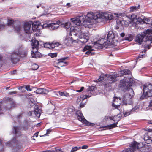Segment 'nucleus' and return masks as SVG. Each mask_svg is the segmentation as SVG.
<instances>
[{
  "mask_svg": "<svg viewBox=\"0 0 152 152\" xmlns=\"http://www.w3.org/2000/svg\"><path fill=\"white\" fill-rule=\"evenodd\" d=\"M98 17L92 12L88 13L87 15H82L76 18L71 19V21L77 26H72L70 28V35L71 37L68 39V41L71 43L78 40L81 42L85 43L89 39L88 34L83 33L82 26H80L81 22H83V26L85 27L91 28L92 25L97 21Z\"/></svg>",
  "mask_w": 152,
  "mask_h": 152,
  "instance_id": "1",
  "label": "nucleus"
},
{
  "mask_svg": "<svg viewBox=\"0 0 152 152\" xmlns=\"http://www.w3.org/2000/svg\"><path fill=\"white\" fill-rule=\"evenodd\" d=\"M114 103L112 104V106L113 107H115V109H117L121 112L122 111V107L123 104L121 105V101L120 98L115 97L114 99Z\"/></svg>",
  "mask_w": 152,
  "mask_h": 152,
  "instance_id": "8",
  "label": "nucleus"
},
{
  "mask_svg": "<svg viewBox=\"0 0 152 152\" xmlns=\"http://www.w3.org/2000/svg\"><path fill=\"white\" fill-rule=\"evenodd\" d=\"M6 26V24L4 23H1L0 24V30L4 28Z\"/></svg>",
  "mask_w": 152,
  "mask_h": 152,
  "instance_id": "44",
  "label": "nucleus"
},
{
  "mask_svg": "<svg viewBox=\"0 0 152 152\" xmlns=\"http://www.w3.org/2000/svg\"><path fill=\"white\" fill-rule=\"evenodd\" d=\"M91 95L88 94V95H82L80 96V97H78L77 99V102L79 103L80 102H82L83 100L86 99L87 98H89L91 96Z\"/></svg>",
  "mask_w": 152,
  "mask_h": 152,
  "instance_id": "19",
  "label": "nucleus"
},
{
  "mask_svg": "<svg viewBox=\"0 0 152 152\" xmlns=\"http://www.w3.org/2000/svg\"><path fill=\"white\" fill-rule=\"evenodd\" d=\"M117 122L116 123H113L112 124H110V125H108L107 126H105L102 127V128H108L109 129H112L115 127L117 126Z\"/></svg>",
  "mask_w": 152,
  "mask_h": 152,
  "instance_id": "28",
  "label": "nucleus"
},
{
  "mask_svg": "<svg viewBox=\"0 0 152 152\" xmlns=\"http://www.w3.org/2000/svg\"><path fill=\"white\" fill-rule=\"evenodd\" d=\"M48 92V90L44 88H39L34 91V92L37 94H46Z\"/></svg>",
  "mask_w": 152,
  "mask_h": 152,
  "instance_id": "13",
  "label": "nucleus"
},
{
  "mask_svg": "<svg viewBox=\"0 0 152 152\" xmlns=\"http://www.w3.org/2000/svg\"><path fill=\"white\" fill-rule=\"evenodd\" d=\"M109 118V117L108 116H105V118L106 120L108 119Z\"/></svg>",
  "mask_w": 152,
  "mask_h": 152,
  "instance_id": "63",
  "label": "nucleus"
},
{
  "mask_svg": "<svg viewBox=\"0 0 152 152\" xmlns=\"http://www.w3.org/2000/svg\"><path fill=\"white\" fill-rule=\"evenodd\" d=\"M120 35L121 37H123L125 36V34L122 32L120 34Z\"/></svg>",
  "mask_w": 152,
  "mask_h": 152,
  "instance_id": "58",
  "label": "nucleus"
},
{
  "mask_svg": "<svg viewBox=\"0 0 152 152\" xmlns=\"http://www.w3.org/2000/svg\"><path fill=\"white\" fill-rule=\"evenodd\" d=\"M139 8V6H132L130 8V11L133 12L134 11L138 9Z\"/></svg>",
  "mask_w": 152,
  "mask_h": 152,
  "instance_id": "33",
  "label": "nucleus"
},
{
  "mask_svg": "<svg viewBox=\"0 0 152 152\" xmlns=\"http://www.w3.org/2000/svg\"><path fill=\"white\" fill-rule=\"evenodd\" d=\"M34 110L33 112L35 115L38 118H39L42 112L41 110L39 108L37 105H35L34 107Z\"/></svg>",
  "mask_w": 152,
  "mask_h": 152,
  "instance_id": "15",
  "label": "nucleus"
},
{
  "mask_svg": "<svg viewBox=\"0 0 152 152\" xmlns=\"http://www.w3.org/2000/svg\"><path fill=\"white\" fill-rule=\"evenodd\" d=\"M86 125L93 126L95 125V124L94 123H90L87 121V122H85V123Z\"/></svg>",
  "mask_w": 152,
  "mask_h": 152,
  "instance_id": "47",
  "label": "nucleus"
},
{
  "mask_svg": "<svg viewBox=\"0 0 152 152\" xmlns=\"http://www.w3.org/2000/svg\"><path fill=\"white\" fill-rule=\"evenodd\" d=\"M131 71L128 69H124L122 70L121 71H120V76H122L124 75H129L131 74Z\"/></svg>",
  "mask_w": 152,
  "mask_h": 152,
  "instance_id": "23",
  "label": "nucleus"
},
{
  "mask_svg": "<svg viewBox=\"0 0 152 152\" xmlns=\"http://www.w3.org/2000/svg\"><path fill=\"white\" fill-rule=\"evenodd\" d=\"M60 22L59 21H55L49 25V26L53 30H54L57 28L59 26Z\"/></svg>",
  "mask_w": 152,
  "mask_h": 152,
  "instance_id": "18",
  "label": "nucleus"
},
{
  "mask_svg": "<svg viewBox=\"0 0 152 152\" xmlns=\"http://www.w3.org/2000/svg\"><path fill=\"white\" fill-rule=\"evenodd\" d=\"M59 94L61 96H66V97L69 96V93L66 92H58Z\"/></svg>",
  "mask_w": 152,
  "mask_h": 152,
  "instance_id": "31",
  "label": "nucleus"
},
{
  "mask_svg": "<svg viewBox=\"0 0 152 152\" xmlns=\"http://www.w3.org/2000/svg\"><path fill=\"white\" fill-rule=\"evenodd\" d=\"M55 47H58L60 45V44L58 42H54Z\"/></svg>",
  "mask_w": 152,
  "mask_h": 152,
  "instance_id": "55",
  "label": "nucleus"
},
{
  "mask_svg": "<svg viewBox=\"0 0 152 152\" xmlns=\"http://www.w3.org/2000/svg\"><path fill=\"white\" fill-rule=\"evenodd\" d=\"M84 88L83 87L81 88L80 90H77L76 91L78 92H81L84 89Z\"/></svg>",
  "mask_w": 152,
  "mask_h": 152,
  "instance_id": "52",
  "label": "nucleus"
},
{
  "mask_svg": "<svg viewBox=\"0 0 152 152\" xmlns=\"http://www.w3.org/2000/svg\"><path fill=\"white\" fill-rule=\"evenodd\" d=\"M134 83V81L131 77H126L121 80L119 85V88L123 91L128 90V93L124 95L122 101L123 104L126 105L131 104L132 103V98L134 95L132 89L130 88Z\"/></svg>",
  "mask_w": 152,
  "mask_h": 152,
  "instance_id": "2",
  "label": "nucleus"
},
{
  "mask_svg": "<svg viewBox=\"0 0 152 152\" xmlns=\"http://www.w3.org/2000/svg\"><path fill=\"white\" fill-rule=\"evenodd\" d=\"M139 144L135 141L132 142L130 144V148L124 151L123 152H134L135 149H139L138 145Z\"/></svg>",
  "mask_w": 152,
  "mask_h": 152,
  "instance_id": "9",
  "label": "nucleus"
},
{
  "mask_svg": "<svg viewBox=\"0 0 152 152\" xmlns=\"http://www.w3.org/2000/svg\"><path fill=\"white\" fill-rule=\"evenodd\" d=\"M137 20H138V21H141V20H142L141 21H142L143 20V19H141V18H138L137 19Z\"/></svg>",
  "mask_w": 152,
  "mask_h": 152,
  "instance_id": "62",
  "label": "nucleus"
},
{
  "mask_svg": "<svg viewBox=\"0 0 152 152\" xmlns=\"http://www.w3.org/2000/svg\"><path fill=\"white\" fill-rule=\"evenodd\" d=\"M149 106L151 107V109L152 110V99L150 102Z\"/></svg>",
  "mask_w": 152,
  "mask_h": 152,
  "instance_id": "56",
  "label": "nucleus"
},
{
  "mask_svg": "<svg viewBox=\"0 0 152 152\" xmlns=\"http://www.w3.org/2000/svg\"><path fill=\"white\" fill-rule=\"evenodd\" d=\"M39 67V66L36 64H34L32 65V69L33 70H37Z\"/></svg>",
  "mask_w": 152,
  "mask_h": 152,
  "instance_id": "35",
  "label": "nucleus"
},
{
  "mask_svg": "<svg viewBox=\"0 0 152 152\" xmlns=\"http://www.w3.org/2000/svg\"><path fill=\"white\" fill-rule=\"evenodd\" d=\"M95 88V87L94 86H91L88 89V92L90 93L91 94H92V92L93 91H94Z\"/></svg>",
  "mask_w": 152,
  "mask_h": 152,
  "instance_id": "34",
  "label": "nucleus"
},
{
  "mask_svg": "<svg viewBox=\"0 0 152 152\" xmlns=\"http://www.w3.org/2000/svg\"><path fill=\"white\" fill-rule=\"evenodd\" d=\"M34 136L37 137L38 136V132L35 133L34 134Z\"/></svg>",
  "mask_w": 152,
  "mask_h": 152,
  "instance_id": "61",
  "label": "nucleus"
},
{
  "mask_svg": "<svg viewBox=\"0 0 152 152\" xmlns=\"http://www.w3.org/2000/svg\"><path fill=\"white\" fill-rule=\"evenodd\" d=\"M51 132V130L50 129H48L47 130V134H49Z\"/></svg>",
  "mask_w": 152,
  "mask_h": 152,
  "instance_id": "59",
  "label": "nucleus"
},
{
  "mask_svg": "<svg viewBox=\"0 0 152 152\" xmlns=\"http://www.w3.org/2000/svg\"><path fill=\"white\" fill-rule=\"evenodd\" d=\"M123 112V114L124 115V116L125 117H126L127 116L129 115L131 113L130 111V112H127V111H124V109H122Z\"/></svg>",
  "mask_w": 152,
  "mask_h": 152,
  "instance_id": "36",
  "label": "nucleus"
},
{
  "mask_svg": "<svg viewBox=\"0 0 152 152\" xmlns=\"http://www.w3.org/2000/svg\"><path fill=\"white\" fill-rule=\"evenodd\" d=\"M119 76V75L117 74L109 75L106 81L105 86L107 87L110 86L112 83L116 81V78Z\"/></svg>",
  "mask_w": 152,
  "mask_h": 152,
  "instance_id": "5",
  "label": "nucleus"
},
{
  "mask_svg": "<svg viewBox=\"0 0 152 152\" xmlns=\"http://www.w3.org/2000/svg\"><path fill=\"white\" fill-rule=\"evenodd\" d=\"M137 16L135 15H132L131 16V18L133 20L136 18L137 19Z\"/></svg>",
  "mask_w": 152,
  "mask_h": 152,
  "instance_id": "46",
  "label": "nucleus"
},
{
  "mask_svg": "<svg viewBox=\"0 0 152 152\" xmlns=\"http://www.w3.org/2000/svg\"><path fill=\"white\" fill-rule=\"evenodd\" d=\"M139 106L138 105H136L134 106L132 109L130 111L131 113H133L134 112L136 111L139 109Z\"/></svg>",
  "mask_w": 152,
  "mask_h": 152,
  "instance_id": "29",
  "label": "nucleus"
},
{
  "mask_svg": "<svg viewBox=\"0 0 152 152\" xmlns=\"http://www.w3.org/2000/svg\"><path fill=\"white\" fill-rule=\"evenodd\" d=\"M80 107L82 108L84 107V104L82 102L80 103Z\"/></svg>",
  "mask_w": 152,
  "mask_h": 152,
  "instance_id": "51",
  "label": "nucleus"
},
{
  "mask_svg": "<svg viewBox=\"0 0 152 152\" xmlns=\"http://www.w3.org/2000/svg\"><path fill=\"white\" fill-rule=\"evenodd\" d=\"M33 28H36V29L35 30V31H36L37 33H36V35L39 36V34H40V30H39L38 29H37V28H38V26L37 25L35 24V23H33L32 24V29L33 30V31H34Z\"/></svg>",
  "mask_w": 152,
  "mask_h": 152,
  "instance_id": "25",
  "label": "nucleus"
},
{
  "mask_svg": "<svg viewBox=\"0 0 152 152\" xmlns=\"http://www.w3.org/2000/svg\"><path fill=\"white\" fill-rule=\"evenodd\" d=\"M107 75H104L102 74L101 76L99 77V78L97 80H94V81L95 82H100L102 81V80H103L104 78L106 77H107Z\"/></svg>",
  "mask_w": 152,
  "mask_h": 152,
  "instance_id": "26",
  "label": "nucleus"
},
{
  "mask_svg": "<svg viewBox=\"0 0 152 152\" xmlns=\"http://www.w3.org/2000/svg\"><path fill=\"white\" fill-rule=\"evenodd\" d=\"M143 95L146 97L152 96V84H145L143 86Z\"/></svg>",
  "mask_w": 152,
  "mask_h": 152,
  "instance_id": "3",
  "label": "nucleus"
},
{
  "mask_svg": "<svg viewBox=\"0 0 152 152\" xmlns=\"http://www.w3.org/2000/svg\"><path fill=\"white\" fill-rule=\"evenodd\" d=\"M33 23L32 22H26L25 24L24 28L25 31L26 33L30 34L31 33L30 28L31 26Z\"/></svg>",
  "mask_w": 152,
  "mask_h": 152,
  "instance_id": "12",
  "label": "nucleus"
},
{
  "mask_svg": "<svg viewBox=\"0 0 152 152\" xmlns=\"http://www.w3.org/2000/svg\"><path fill=\"white\" fill-rule=\"evenodd\" d=\"M25 88L28 91H31L32 90L30 88V86H25Z\"/></svg>",
  "mask_w": 152,
  "mask_h": 152,
  "instance_id": "45",
  "label": "nucleus"
},
{
  "mask_svg": "<svg viewBox=\"0 0 152 152\" xmlns=\"http://www.w3.org/2000/svg\"><path fill=\"white\" fill-rule=\"evenodd\" d=\"M71 6L70 3H67L66 4V7L67 8H69Z\"/></svg>",
  "mask_w": 152,
  "mask_h": 152,
  "instance_id": "60",
  "label": "nucleus"
},
{
  "mask_svg": "<svg viewBox=\"0 0 152 152\" xmlns=\"http://www.w3.org/2000/svg\"><path fill=\"white\" fill-rule=\"evenodd\" d=\"M58 61L57 62V64L58 65L61 66H65L68 65V62H64L63 61L58 60Z\"/></svg>",
  "mask_w": 152,
  "mask_h": 152,
  "instance_id": "24",
  "label": "nucleus"
},
{
  "mask_svg": "<svg viewBox=\"0 0 152 152\" xmlns=\"http://www.w3.org/2000/svg\"><path fill=\"white\" fill-rule=\"evenodd\" d=\"M43 152H51L50 151V150H49V151H45Z\"/></svg>",
  "mask_w": 152,
  "mask_h": 152,
  "instance_id": "64",
  "label": "nucleus"
},
{
  "mask_svg": "<svg viewBox=\"0 0 152 152\" xmlns=\"http://www.w3.org/2000/svg\"><path fill=\"white\" fill-rule=\"evenodd\" d=\"M14 130L15 131V134L16 135H20L21 133L20 132V130L19 127H18L15 126L14 127Z\"/></svg>",
  "mask_w": 152,
  "mask_h": 152,
  "instance_id": "27",
  "label": "nucleus"
},
{
  "mask_svg": "<svg viewBox=\"0 0 152 152\" xmlns=\"http://www.w3.org/2000/svg\"><path fill=\"white\" fill-rule=\"evenodd\" d=\"M117 117V116H115L114 117H109V118L110 120H113V121H115V118H116Z\"/></svg>",
  "mask_w": 152,
  "mask_h": 152,
  "instance_id": "49",
  "label": "nucleus"
},
{
  "mask_svg": "<svg viewBox=\"0 0 152 152\" xmlns=\"http://www.w3.org/2000/svg\"><path fill=\"white\" fill-rule=\"evenodd\" d=\"M21 27L19 25H18L15 27V29L17 31H19L21 29Z\"/></svg>",
  "mask_w": 152,
  "mask_h": 152,
  "instance_id": "42",
  "label": "nucleus"
},
{
  "mask_svg": "<svg viewBox=\"0 0 152 152\" xmlns=\"http://www.w3.org/2000/svg\"><path fill=\"white\" fill-rule=\"evenodd\" d=\"M54 42L50 43L51 49L54 48L55 47Z\"/></svg>",
  "mask_w": 152,
  "mask_h": 152,
  "instance_id": "50",
  "label": "nucleus"
},
{
  "mask_svg": "<svg viewBox=\"0 0 152 152\" xmlns=\"http://www.w3.org/2000/svg\"><path fill=\"white\" fill-rule=\"evenodd\" d=\"M68 58V57H64V58H62L61 59H58V60H60V61H64L66 60Z\"/></svg>",
  "mask_w": 152,
  "mask_h": 152,
  "instance_id": "48",
  "label": "nucleus"
},
{
  "mask_svg": "<svg viewBox=\"0 0 152 152\" xmlns=\"http://www.w3.org/2000/svg\"><path fill=\"white\" fill-rule=\"evenodd\" d=\"M50 151L51 152H64L61 149H57L56 148H55L52 151Z\"/></svg>",
  "mask_w": 152,
  "mask_h": 152,
  "instance_id": "41",
  "label": "nucleus"
},
{
  "mask_svg": "<svg viewBox=\"0 0 152 152\" xmlns=\"http://www.w3.org/2000/svg\"><path fill=\"white\" fill-rule=\"evenodd\" d=\"M151 139V137L148 136V134H145L144 135V139L146 143L149 144L152 142V140Z\"/></svg>",
  "mask_w": 152,
  "mask_h": 152,
  "instance_id": "22",
  "label": "nucleus"
},
{
  "mask_svg": "<svg viewBox=\"0 0 152 152\" xmlns=\"http://www.w3.org/2000/svg\"><path fill=\"white\" fill-rule=\"evenodd\" d=\"M32 49H33L36 50V49H38L39 46V42L37 40H35L32 43Z\"/></svg>",
  "mask_w": 152,
  "mask_h": 152,
  "instance_id": "21",
  "label": "nucleus"
},
{
  "mask_svg": "<svg viewBox=\"0 0 152 152\" xmlns=\"http://www.w3.org/2000/svg\"><path fill=\"white\" fill-rule=\"evenodd\" d=\"M73 24H74V23H73ZM74 24L75 25V26H74V27L77 26V25H75V24ZM70 25H71V23H70L67 22V23H65L64 25V27L65 28H66L67 29H68L70 28V27H71L72 26H71L70 27Z\"/></svg>",
  "mask_w": 152,
  "mask_h": 152,
  "instance_id": "30",
  "label": "nucleus"
},
{
  "mask_svg": "<svg viewBox=\"0 0 152 152\" xmlns=\"http://www.w3.org/2000/svg\"><path fill=\"white\" fill-rule=\"evenodd\" d=\"M149 34L146 37V40L145 41V47H148L149 48L150 46L152 45V29H151V33H149Z\"/></svg>",
  "mask_w": 152,
  "mask_h": 152,
  "instance_id": "11",
  "label": "nucleus"
},
{
  "mask_svg": "<svg viewBox=\"0 0 152 152\" xmlns=\"http://www.w3.org/2000/svg\"><path fill=\"white\" fill-rule=\"evenodd\" d=\"M14 20H13L8 19L7 25L8 26H10L13 24Z\"/></svg>",
  "mask_w": 152,
  "mask_h": 152,
  "instance_id": "40",
  "label": "nucleus"
},
{
  "mask_svg": "<svg viewBox=\"0 0 152 152\" xmlns=\"http://www.w3.org/2000/svg\"><path fill=\"white\" fill-rule=\"evenodd\" d=\"M143 20L147 21V22H148L150 21V20L147 18H144L143 19Z\"/></svg>",
  "mask_w": 152,
  "mask_h": 152,
  "instance_id": "54",
  "label": "nucleus"
},
{
  "mask_svg": "<svg viewBox=\"0 0 152 152\" xmlns=\"http://www.w3.org/2000/svg\"><path fill=\"white\" fill-rule=\"evenodd\" d=\"M31 54L33 58H39L41 56L40 53L38 52V49H33L31 51Z\"/></svg>",
  "mask_w": 152,
  "mask_h": 152,
  "instance_id": "17",
  "label": "nucleus"
},
{
  "mask_svg": "<svg viewBox=\"0 0 152 152\" xmlns=\"http://www.w3.org/2000/svg\"><path fill=\"white\" fill-rule=\"evenodd\" d=\"M97 42H98L97 45L98 46L99 48L110 45L107 40L104 38L101 39L97 41Z\"/></svg>",
  "mask_w": 152,
  "mask_h": 152,
  "instance_id": "10",
  "label": "nucleus"
},
{
  "mask_svg": "<svg viewBox=\"0 0 152 152\" xmlns=\"http://www.w3.org/2000/svg\"><path fill=\"white\" fill-rule=\"evenodd\" d=\"M122 22L124 23V25L126 26H128L129 24L130 23V21L129 20H123Z\"/></svg>",
  "mask_w": 152,
  "mask_h": 152,
  "instance_id": "43",
  "label": "nucleus"
},
{
  "mask_svg": "<svg viewBox=\"0 0 152 152\" xmlns=\"http://www.w3.org/2000/svg\"><path fill=\"white\" fill-rule=\"evenodd\" d=\"M27 54V52L24 53H21L20 51L18 52H13L11 55L10 59L11 61L13 63H16L19 60V57L22 55L26 56Z\"/></svg>",
  "mask_w": 152,
  "mask_h": 152,
  "instance_id": "6",
  "label": "nucleus"
},
{
  "mask_svg": "<svg viewBox=\"0 0 152 152\" xmlns=\"http://www.w3.org/2000/svg\"><path fill=\"white\" fill-rule=\"evenodd\" d=\"M44 45L45 48L51 49L50 43L46 42L44 44Z\"/></svg>",
  "mask_w": 152,
  "mask_h": 152,
  "instance_id": "37",
  "label": "nucleus"
},
{
  "mask_svg": "<svg viewBox=\"0 0 152 152\" xmlns=\"http://www.w3.org/2000/svg\"><path fill=\"white\" fill-rule=\"evenodd\" d=\"M76 114L77 117L79 120L84 123L87 122V121L85 118L82 113L80 111H77L76 113Z\"/></svg>",
  "mask_w": 152,
  "mask_h": 152,
  "instance_id": "14",
  "label": "nucleus"
},
{
  "mask_svg": "<svg viewBox=\"0 0 152 152\" xmlns=\"http://www.w3.org/2000/svg\"><path fill=\"white\" fill-rule=\"evenodd\" d=\"M81 148V147H75L72 148L70 152H74L76 151L78 149Z\"/></svg>",
  "mask_w": 152,
  "mask_h": 152,
  "instance_id": "38",
  "label": "nucleus"
},
{
  "mask_svg": "<svg viewBox=\"0 0 152 152\" xmlns=\"http://www.w3.org/2000/svg\"><path fill=\"white\" fill-rule=\"evenodd\" d=\"M16 93V91H12V92H10L9 93V94L10 95H12L15 94Z\"/></svg>",
  "mask_w": 152,
  "mask_h": 152,
  "instance_id": "57",
  "label": "nucleus"
},
{
  "mask_svg": "<svg viewBox=\"0 0 152 152\" xmlns=\"http://www.w3.org/2000/svg\"><path fill=\"white\" fill-rule=\"evenodd\" d=\"M88 147L87 145H83L81 147V148H82L83 149H87Z\"/></svg>",
  "mask_w": 152,
  "mask_h": 152,
  "instance_id": "53",
  "label": "nucleus"
},
{
  "mask_svg": "<svg viewBox=\"0 0 152 152\" xmlns=\"http://www.w3.org/2000/svg\"><path fill=\"white\" fill-rule=\"evenodd\" d=\"M48 55L53 58L57 56V53H49L48 54Z\"/></svg>",
  "mask_w": 152,
  "mask_h": 152,
  "instance_id": "39",
  "label": "nucleus"
},
{
  "mask_svg": "<svg viewBox=\"0 0 152 152\" xmlns=\"http://www.w3.org/2000/svg\"><path fill=\"white\" fill-rule=\"evenodd\" d=\"M93 49H92V48L91 46H86L83 48V51H85L86 50H88L85 53L86 54H89L91 53V51H93Z\"/></svg>",
  "mask_w": 152,
  "mask_h": 152,
  "instance_id": "20",
  "label": "nucleus"
},
{
  "mask_svg": "<svg viewBox=\"0 0 152 152\" xmlns=\"http://www.w3.org/2000/svg\"><path fill=\"white\" fill-rule=\"evenodd\" d=\"M149 33H151V29H148L142 33L141 34L137 35L136 37V41L139 44H141L143 41L144 38L146 37L147 35H148Z\"/></svg>",
  "mask_w": 152,
  "mask_h": 152,
  "instance_id": "4",
  "label": "nucleus"
},
{
  "mask_svg": "<svg viewBox=\"0 0 152 152\" xmlns=\"http://www.w3.org/2000/svg\"><path fill=\"white\" fill-rule=\"evenodd\" d=\"M132 39V36L131 34L126 35L125 37V40H126L131 41Z\"/></svg>",
  "mask_w": 152,
  "mask_h": 152,
  "instance_id": "32",
  "label": "nucleus"
},
{
  "mask_svg": "<svg viewBox=\"0 0 152 152\" xmlns=\"http://www.w3.org/2000/svg\"><path fill=\"white\" fill-rule=\"evenodd\" d=\"M113 15L109 12H104L103 14L102 18H105L106 20H111L113 19Z\"/></svg>",
  "mask_w": 152,
  "mask_h": 152,
  "instance_id": "16",
  "label": "nucleus"
},
{
  "mask_svg": "<svg viewBox=\"0 0 152 152\" xmlns=\"http://www.w3.org/2000/svg\"><path fill=\"white\" fill-rule=\"evenodd\" d=\"M107 41L110 45H115L117 44V40L115 38L114 34L112 31H109L107 34Z\"/></svg>",
  "mask_w": 152,
  "mask_h": 152,
  "instance_id": "7",
  "label": "nucleus"
}]
</instances>
